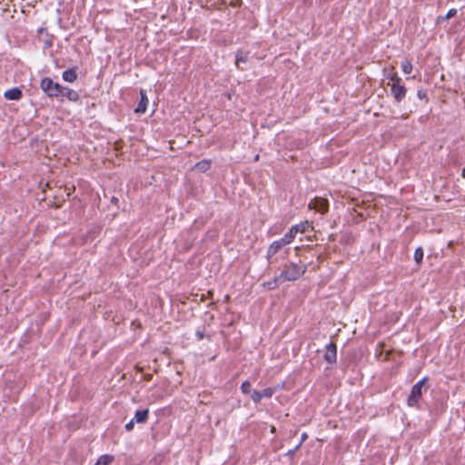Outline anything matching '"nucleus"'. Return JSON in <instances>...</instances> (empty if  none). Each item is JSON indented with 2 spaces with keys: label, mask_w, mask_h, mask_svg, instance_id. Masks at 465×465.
I'll list each match as a JSON object with an SVG mask.
<instances>
[{
  "label": "nucleus",
  "mask_w": 465,
  "mask_h": 465,
  "mask_svg": "<svg viewBox=\"0 0 465 465\" xmlns=\"http://www.w3.org/2000/svg\"><path fill=\"white\" fill-rule=\"evenodd\" d=\"M307 270V266L302 263L291 262L288 265H285L282 272L277 275L278 280H282V282H294L302 277Z\"/></svg>",
  "instance_id": "1"
},
{
  "label": "nucleus",
  "mask_w": 465,
  "mask_h": 465,
  "mask_svg": "<svg viewBox=\"0 0 465 465\" xmlns=\"http://www.w3.org/2000/svg\"><path fill=\"white\" fill-rule=\"evenodd\" d=\"M62 86L58 83L54 82L50 77H44L40 83L41 89L49 98L59 97Z\"/></svg>",
  "instance_id": "2"
},
{
  "label": "nucleus",
  "mask_w": 465,
  "mask_h": 465,
  "mask_svg": "<svg viewBox=\"0 0 465 465\" xmlns=\"http://www.w3.org/2000/svg\"><path fill=\"white\" fill-rule=\"evenodd\" d=\"M427 381L428 378L425 377L412 386L407 401L409 406L413 407L419 402L422 395V388Z\"/></svg>",
  "instance_id": "3"
},
{
  "label": "nucleus",
  "mask_w": 465,
  "mask_h": 465,
  "mask_svg": "<svg viewBox=\"0 0 465 465\" xmlns=\"http://www.w3.org/2000/svg\"><path fill=\"white\" fill-rule=\"evenodd\" d=\"M308 207L309 209H313L319 213H324L328 211L329 203L326 199L315 197L309 203Z\"/></svg>",
  "instance_id": "4"
},
{
  "label": "nucleus",
  "mask_w": 465,
  "mask_h": 465,
  "mask_svg": "<svg viewBox=\"0 0 465 465\" xmlns=\"http://www.w3.org/2000/svg\"><path fill=\"white\" fill-rule=\"evenodd\" d=\"M390 85V84H388ZM391 94L396 102L401 103L406 95L407 90L401 83H392L391 84Z\"/></svg>",
  "instance_id": "5"
},
{
  "label": "nucleus",
  "mask_w": 465,
  "mask_h": 465,
  "mask_svg": "<svg viewBox=\"0 0 465 465\" xmlns=\"http://www.w3.org/2000/svg\"><path fill=\"white\" fill-rule=\"evenodd\" d=\"M275 392L273 388H266L261 391H253L251 398L254 402H260L262 398H271Z\"/></svg>",
  "instance_id": "6"
},
{
  "label": "nucleus",
  "mask_w": 465,
  "mask_h": 465,
  "mask_svg": "<svg viewBox=\"0 0 465 465\" xmlns=\"http://www.w3.org/2000/svg\"><path fill=\"white\" fill-rule=\"evenodd\" d=\"M285 245L281 242V240H276L274 242H272L268 249H267V252H266V259L269 262H272V258L277 253L279 252V251L283 248Z\"/></svg>",
  "instance_id": "7"
},
{
  "label": "nucleus",
  "mask_w": 465,
  "mask_h": 465,
  "mask_svg": "<svg viewBox=\"0 0 465 465\" xmlns=\"http://www.w3.org/2000/svg\"><path fill=\"white\" fill-rule=\"evenodd\" d=\"M323 358L326 361L329 363H333L336 361L337 358V348L334 343H329L325 347V353L323 355Z\"/></svg>",
  "instance_id": "8"
},
{
  "label": "nucleus",
  "mask_w": 465,
  "mask_h": 465,
  "mask_svg": "<svg viewBox=\"0 0 465 465\" xmlns=\"http://www.w3.org/2000/svg\"><path fill=\"white\" fill-rule=\"evenodd\" d=\"M60 96L66 97L71 102H77L80 99V95L75 90L66 86H62Z\"/></svg>",
  "instance_id": "9"
},
{
  "label": "nucleus",
  "mask_w": 465,
  "mask_h": 465,
  "mask_svg": "<svg viewBox=\"0 0 465 465\" xmlns=\"http://www.w3.org/2000/svg\"><path fill=\"white\" fill-rule=\"evenodd\" d=\"M22 96H23V93H22L21 89L18 87H13L11 89L6 90L4 93V97L6 100L17 101V100H20L22 98Z\"/></svg>",
  "instance_id": "10"
},
{
  "label": "nucleus",
  "mask_w": 465,
  "mask_h": 465,
  "mask_svg": "<svg viewBox=\"0 0 465 465\" xmlns=\"http://www.w3.org/2000/svg\"><path fill=\"white\" fill-rule=\"evenodd\" d=\"M140 96H141V99H140V102L135 109V112L138 114H143L146 111L147 104H148L149 101H148L145 91L141 90Z\"/></svg>",
  "instance_id": "11"
},
{
  "label": "nucleus",
  "mask_w": 465,
  "mask_h": 465,
  "mask_svg": "<svg viewBox=\"0 0 465 465\" xmlns=\"http://www.w3.org/2000/svg\"><path fill=\"white\" fill-rule=\"evenodd\" d=\"M63 79L68 83H74L77 80V73L74 68H69L63 72Z\"/></svg>",
  "instance_id": "12"
},
{
  "label": "nucleus",
  "mask_w": 465,
  "mask_h": 465,
  "mask_svg": "<svg viewBox=\"0 0 465 465\" xmlns=\"http://www.w3.org/2000/svg\"><path fill=\"white\" fill-rule=\"evenodd\" d=\"M148 414H149L148 409L138 410V411H136L133 420L137 423H144V422H146V420L148 419Z\"/></svg>",
  "instance_id": "13"
},
{
  "label": "nucleus",
  "mask_w": 465,
  "mask_h": 465,
  "mask_svg": "<svg viewBox=\"0 0 465 465\" xmlns=\"http://www.w3.org/2000/svg\"><path fill=\"white\" fill-rule=\"evenodd\" d=\"M249 61V54L242 51H238L235 54V65L238 69L243 70L240 67L241 63H247Z\"/></svg>",
  "instance_id": "14"
},
{
  "label": "nucleus",
  "mask_w": 465,
  "mask_h": 465,
  "mask_svg": "<svg viewBox=\"0 0 465 465\" xmlns=\"http://www.w3.org/2000/svg\"><path fill=\"white\" fill-rule=\"evenodd\" d=\"M295 236H296V232H294L293 228L291 227L290 230L280 240L286 246V245L290 244L291 242H292Z\"/></svg>",
  "instance_id": "15"
},
{
  "label": "nucleus",
  "mask_w": 465,
  "mask_h": 465,
  "mask_svg": "<svg viewBox=\"0 0 465 465\" xmlns=\"http://www.w3.org/2000/svg\"><path fill=\"white\" fill-rule=\"evenodd\" d=\"M114 461V456L109 454L102 455L95 465H110Z\"/></svg>",
  "instance_id": "16"
},
{
  "label": "nucleus",
  "mask_w": 465,
  "mask_h": 465,
  "mask_svg": "<svg viewBox=\"0 0 465 465\" xmlns=\"http://www.w3.org/2000/svg\"><path fill=\"white\" fill-rule=\"evenodd\" d=\"M401 70L404 74H410L412 72V64L410 60L404 59L401 63Z\"/></svg>",
  "instance_id": "17"
},
{
  "label": "nucleus",
  "mask_w": 465,
  "mask_h": 465,
  "mask_svg": "<svg viewBox=\"0 0 465 465\" xmlns=\"http://www.w3.org/2000/svg\"><path fill=\"white\" fill-rule=\"evenodd\" d=\"M283 283L282 280H278L275 276L272 280L263 282V286L268 290L275 289L279 284Z\"/></svg>",
  "instance_id": "18"
},
{
  "label": "nucleus",
  "mask_w": 465,
  "mask_h": 465,
  "mask_svg": "<svg viewBox=\"0 0 465 465\" xmlns=\"http://www.w3.org/2000/svg\"><path fill=\"white\" fill-rule=\"evenodd\" d=\"M210 166H211V161L204 159V160L198 162L194 165V168H196L202 172H205L210 168Z\"/></svg>",
  "instance_id": "19"
},
{
  "label": "nucleus",
  "mask_w": 465,
  "mask_h": 465,
  "mask_svg": "<svg viewBox=\"0 0 465 465\" xmlns=\"http://www.w3.org/2000/svg\"><path fill=\"white\" fill-rule=\"evenodd\" d=\"M309 225H310L309 222L305 221L299 224H295L292 227L293 228L294 232L297 234L298 232H304L307 230V228L309 227Z\"/></svg>",
  "instance_id": "20"
},
{
  "label": "nucleus",
  "mask_w": 465,
  "mask_h": 465,
  "mask_svg": "<svg viewBox=\"0 0 465 465\" xmlns=\"http://www.w3.org/2000/svg\"><path fill=\"white\" fill-rule=\"evenodd\" d=\"M423 250L421 247H418L414 252V260L417 263H420L423 259Z\"/></svg>",
  "instance_id": "21"
},
{
  "label": "nucleus",
  "mask_w": 465,
  "mask_h": 465,
  "mask_svg": "<svg viewBox=\"0 0 465 465\" xmlns=\"http://www.w3.org/2000/svg\"><path fill=\"white\" fill-rule=\"evenodd\" d=\"M252 385L251 382L248 381H245L241 385V391L242 393L247 394L251 392Z\"/></svg>",
  "instance_id": "22"
},
{
  "label": "nucleus",
  "mask_w": 465,
  "mask_h": 465,
  "mask_svg": "<svg viewBox=\"0 0 465 465\" xmlns=\"http://www.w3.org/2000/svg\"><path fill=\"white\" fill-rule=\"evenodd\" d=\"M456 14H457V9H455V8H451V9H450V10L448 11V13L446 14V15H445L444 19H450V18H451V17L455 16V15H456Z\"/></svg>",
  "instance_id": "23"
},
{
  "label": "nucleus",
  "mask_w": 465,
  "mask_h": 465,
  "mask_svg": "<svg viewBox=\"0 0 465 465\" xmlns=\"http://www.w3.org/2000/svg\"><path fill=\"white\" fill-rule=\"evenodd\" d=\"M392 83H401V79L398 76L397 74H392L388 77Z\"/></svg>",
  "instance_id": "24"
},
{
  "label": "nucleus",
  "mask_w": 465,
  "mask_h": 465,
  "mask_svg": "<svg viewBox=\"0 0 465 465\" xmlns=\"http://www.w3.org/2000/svg\"><path fill=\"white\" fill-rule=\"evenodd\" d=\"M307 438H308V435L306 432L302 433L301 441L299 442V444H297V446L295 447V450H298L302 446V442L307 440Z\"/></svg>",
  "instance_id": "25"
},
{
  "label": "nucleus",
  "mask_w": 465,
  "mask_h": 465,
  "mask_svg": "<svg viewBox=\"0 0 465 465\" xmlns=\"http://www.w3.org/2000/svg\"><path fill=\"white\" fill-rule=\"evenodd\" d=\"M134 420H132L128 423L125 424V430L128 431L132 430L134 429Z\"/></svg>",
  "instance_id": "26"
},
{
  "label": "nucleus",
  "mask_w": 465,
  "mask_h": 465,
  "mask_svg": "<svg viewBox=\"0 0 465 465\" xmlns=\"http://www.w3.org/2000/svg\"><path fill=\"white\" fill-rule=\"evenodd\" d=\"M195 335L197 337L198 340H203L204 338V333L203 331H200L198 330L196 332H195Z\"/></svg>",
  "instance_id": "27"
},
{
  "label": "nucleus",
  "mask_w": 465,
  "mask_h": 465,
  "mask_svg": "<svg viewBox=\"0 0 465 465\" xmlns=\"http://www.w3.org/2000/svg\"><path fill=\"white\" fill-rule=\"evenodd\" d=\"M425 96H426V94H425L423 91L420 90V91L418 92V97H419V98L422 99V98H424Z\"/></svg>",
  "instance_id": "28"
},
{
  "label": "nucleus",
  "mask_w": 465,
  "mask_h": 465,
  "mask_svg": "<svg viewBox=\"0 0 465 465\" xmlns=\"http://www.w3.org/2000/svg\"><path fill=\"white\" fill-rule=\"evenodd\" d=\"M461 176H462L463 178H465V167H464V168L462 169V171H461Z\"/></svg>",
  "instance_id": "29"
},
{
  "label": "nucleus",
  "mask_w": 465,
  "mask_h": 465,
  "mask_svg": "<svg viewBox=\"0 0 465 465\" xmlns=\"http://www.w3.org/2000/svg\"><path fill=\"white\" fill-rule=\"evenodd\" d=\"M296 450H295V448H294L293 450H290L288 451V453H289V454H292V453H294Z\"/></svg>",
  "instance_id": "30"
},
{
  "label": "nucleus",
  "mask_w": 465,
  "mask_h": 465,
  "mask_svg": "<svg viewBox=\"0 0 465 465\" xmlns=\"http://www.w3.org/2000/svg\"><path fill=\"white\" fill-rule=\"evenodd\" d=\"M271 431L272 432H275V427L274 426L272 427Z\"/></svg>",
  "instance_id": "31"
},
{
  "label": "nucleus",
  "mask_w": 465,
  "mask_h": 465,
  "mask_svg": "<svg viewBox=\"0 0 465 465\" xmlns=\"http://www.w3.org/2000/svg\"><path fill=\"white\" fill-rule=\"evenodd\" d=\"M259 159V154L255 156V160L257 161Z\"/></svg>",
  "instance_id": "32"
}]
</instances>
